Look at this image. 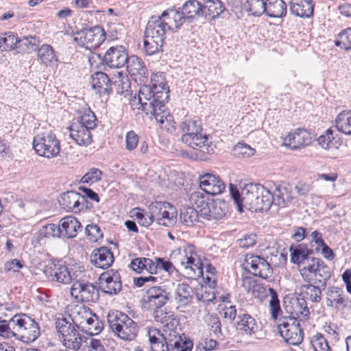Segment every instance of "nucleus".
Masks as SVG:
<instances>
[{"instance_id":"nucleus-1","label":"nucleus","mask_w":351,"mask_h":351,"mask_svg":"<svg viewBox=\"0 0 351 351\" xmlns=\"http://www.w3.org/2000/svg\"><path fill=\"white\" fill-rule=\"evenodd\" d=\"M230 193L240 213L243 211V207L255 213L267 211L274 203L266 183L265 185L254 182L245 184L241 193L237 186L230 184Z\"/></svg>"},{"instance_id":"nucleus-2","label":"nucleus","mask_w":351,"mask_h":351,"mask_svg":"<svg viewBox=\"0 0 351 351\" xmlns=\"http://www.w3.org/2000/svg\"><path fill=\"white\" fill-rule=\"evenodd\" d=\"M97 126V119L90 108L80 110L69 127L71 138L80 146L92 143L91 130Z\"/></svg>"},{"instance_id":"nucleus-3","label":"nucleus","mask_w":351,"mask_h":351,"mask_svg":"<svg viewBox=\"0 0 351 351\" xmlns=\"http://www.w3.org/2000/svg\"><path fill=\"white\" fill-rule=\"evenodd\" d=\"M151 351H191L193 344L187 345L176 330H171L169 337L165 336L157 328L148 331Z\"/></svg>"},{"instance_id":"nucleus-4","label":"nucleus","mask_w":351,"mask_h":351,"mask_svg":"<svg viewBox=\"0 0 351 351\" xmlns=\"http://www.w3.org/2000/svg\"><path fill=\"white\" fill-rule=\"evenodd\" d=\"M107 320L111 330L120 339L132 341L136 337L137 324L125 313L112 310L108 314Z\"/></svg>"},{"instance_id":"nucleus-5","label":"nucleus","mask_w":351,"mask_h":351,"mask_svg":"<svg viewBox=\"0 0 351 351\" xmlns=\"http://www.w3.org/2000/svg\"><path fill=\"white\" fill-rule=\"evenodd\" d=\"M12 325H14V338L23 342H34L40 334L38 324L25 313L14 315Z\"/></svg>"},{"instance_id":"nucleus-6","label":"nucleus","mask_w":351,"mask_h":351,"mask_svg":"<svg viewBox=\"0 0 351 351\" xmlns=\"http://www.w3.org/2000/svg\"><path fill=\"white\" fill-rule=\"evenodd\" d=\"M73 40L82 47L86 49H95L106 39V32L99 25L82 27L80 30L72 31Z\"/></svg>"},{"instance_id":"nucleus-7","label":"nucleus","mask_w":351,"mask_h":351,"mask_svg":"<svg viewBox=\"0 0 351 351\" xmlns=\"http://www.w3.org/2000/svg\"><path fill=\"white\" fill-rule=\"evenodd\" d=\"M278 330L280 336L290 345L298 346L303 341V330L293 313L279 320Z\"/></svg>"},{"instance_id":"nucleus-8","label":"nucleus","mask_w":351,"mask_h":351,"mask_svg":"<svg viewBox=\"0 0 351 351\" xmlns=\"http://www.w3.org/2000/svg\"><path fill=\"white\" fill-rule=\"evenodd\" d=\"M32 145L38 155L47 158L57 156L60 151V141L51 132L34 136Z\"/></svg>"},{"instance_id":"nucleus-9","label":"nucleus","mask_w":351,"mask_h":351,"mask_svg":"<svg viewBox=\"0 0 351 351\" xmlns=\"http://www.w3.org/2000/svg\"><path fill=\"white\" fill-rule=\"evenodd\" d=\"M169 88L167 84L166 86L162 85L160 88H152L151 95L147 97V100L138 101L141 105L138 109L143 111L147 115L149 113H154L157 108L162 110V108H165V102L167 101L169 97Z\"/></svg>"},{"instance_id":"nucleus-10","label":"nucleus","mask_w":351,"mask_h":351,"mask_svg":"<svg viewBox=\"0 0 351 351\" xmlns=\"http://www.w3.org/2000/svg\"><path fill=\"white\" fill-rule=\"evenodd\" d=\"M170 293L164 286H151L143 295L142 303L145 308H162L169 300Z\"/></svg>"},{"instance_id":"nucleus-11","label":"nucleus","mask_w":351,"mask_h":351,"mask_svg":"<svg viewBox=\"0 0 351 351\" xmlns=\"http://www.w3.org/2000/svg\"><path fill=\"white\" fill-rule=\"evenodd\" d=\"M44 274L46 278L52 282L64 285L71 282V271L62 260H52L45 266Z\"/></svg>"},{"instance_id":"nucleus-12","label":"nucleus","mask_w":351,"mask_h":351,"mask_svg":"<svg viewBox=\"0 0 351 351\" xmlns=\"http://www.w3.org/2000/svg\"><path fill=\"white\" fill-rule=\"evenodd\" d=\"M245 263L247 267L250 266L252 270H248L247 268H245V269L254 276L267 279L273 274L271 265L263 256L248 253L245 255Z\"/></svg>"},{"instance_id":"nucleus-13","label":"nucleus","mask_w":351,"mask_h":351,"mask_svg":"<svg viewBox=\"0 0 351 351\" xmlns=\"http://www.w3.org/2000/svg\"><path fill=\"white\" fill-rule=\"evenodd\" d=\"M128 50L123 45H116L110 47L101 56L98 54V57L103 65H106L110 68H122L127 63Z\"/></svg>"},{"instance_id":"nucleus-14","label":"nucleus","mask_w":351,"mask_h":351,"mask_svg":"<svg viewBox=\"0 0 351 351\" xmlns=\"http://www.w3.org/2000/svg\"><path fill=\"white\" fill-rule=\"evenodd\" d=\"M71 294L84 302H96L99 299L97 287L84 280L74 282L71 288Z\"/></svg>"},{"instance_id":"nucleus-15","label":"nucleus","mask_w":351,"mask_h":351,"mask_svg":"<svg viewBox=\"0 0 351 351\" xmlns=\"http://www.w3.org/2000/svg\"><path fill=\"white\" fill-rule=\"evenodd\" d=\"M99 289L109 295L118 294L122 289L121 276L118 271L110 269L103 272L98 278Z\"/></svg>"},{"instance_id":"nucleus-16","label":"nucleus","mask_w":351,"mask_h":351,"mask_svg":"<svg viewBox=\"0 0 351 351\" xmlns=\"http://www.w3.org/2000/svg\"><path fill=\"white\" fill-rule=\"evenodd\" d=\"M199 182L201 189L213 196L221 194L226 188V185L221 178L212 173H206L199 176Z\"/></svg>"},{"instance_id":"nucleus-17","label":"nucleus","mask_w":351,"mask_h":351,"mask_svg":"<svg viewBox=\"0 0 351 351\" xmlns=\"http://www.w3.org/2000/svg\"><path fill=\"white\" fill-rule=\"evenodd\" d=\"M167 29H171V27L167 23L160 20L156 16H152L149 17L146 25L145 35L165 43V34Z\"/></svg>"},{"instance_id":"nucleus-18","label":"nucleus","mask_w":351,"mask_h":351,"mask_svg":"<svg viewBox=\"0 0 351 351\" xmlns=\"http://www.w3.org/2000/svg\"><path fill=\"white\" fill-rule=\"evenodd\" d=\"M184 255L186 256V262L182 261L181 265L184 266L187 274L191 276L195 275L197 277L203 275V263L199 258H195L197 256L195 252V247L193 245H187L184 250Z\"/></svg>"},{"instance_id":"nucleus-19","label":"nucleus","mask_w":351,"mask_h":351,"mask_svg":"<svg viewBox=\"0 0 351 351\" xmlns=\"http://www.w3.org/2000/svg\"><path fill=\"white\" fill-rule=\"evenodd\" d=\"M289 250L291 262L299 267L306 264V262H309V259L311 258V256L315 252L314 250L307 243L292 244Z\"/></svg>"},{"instance_id":"nucleus-20","label":"nucleus","mask_w":351,"mask_h":351,"mask_svg":"<svg viewBox=\"0 0 351 351\" xmlns=\"http://www.w3.org/2000/svg\"><path fill=\"white\" fill-rule=\"evenodd\" d=\"M114 261L113 253L108 247L94 249L90 256V263L96 267L106 269L110 267Z\"/></svg>"},{"instance_id":"nucleus-21","label":"nucleus","mask_w":351,"mask_h":351,"mask_svg":"<svg viewBox=\"0 0 351 351\" xmlns=\"http://www.w3.org/2000/svg\"><path fill=\"white\" fill-rule=\"evenodd\" d=\"M236 329L241 333L247 336H252L258 330L256 320L250 314L242 312L241 310L237 315L235 322Z\"/></svg>"},{"instance_id":"nucleus-22","label":"nucleus","mask_w":351,"mask_h":351,"mask_svg":"<svg viewBox=\"0 0 351 351\" xmlns=\"http://www.w3.org/2000/svg\"><path fill=\"white\" fill-rule=\"evenodd\" d=\"M60 238L73 239L79 230H82V226L81 223L73 216H67L60 220L58 223Z\"/></svg>"},{"instance_id":"nucleus-23","label":"nucleus","mask_w":351,"mask_h":351,"mask_svg":"<svg viewBox=\"0 0 351 351\" xmlns=\"http://www.w3.org/2000/svg\"><path fill=\"white\" fill-rule=\"evenodd\" d=\"M266 184L267 189L272 195L271 198L274 199L273 204L282 208L287 206L291 200V194L287 189L271 181L267 182Z\"/></svg>"},{"instance_id":"nucleus-24","label":"nucleus","mask_w":351,"mask_h":351,"mask_svg":"<svg viewBox=\"0 0 351 351\" xmlns=\"http://www.w3.org/2000/svg\"><path fill=\"white\" fill-rule=\"evenodd\" d=\"M191 141L189 142H183L192 149L199 151L202 155L200 156L201 160H206L207 157L204 156L205 154H211L214 152L212 143L208 142L206 134H202V132L198 134H193L190 138Z\"/></svg>"},{"instance_id":"nucleus-25","label":"nucleus","mask_w":351,"mask_h":351,"mask_svg":"<svg viewBox=\"0 0 351 351\" xmlns=\"http://www.w3.org/2000/svg\"><path fill=\"white\" fill-rule=\"evenodd\" d=\"M90 84L93 89L100 96H108L112 93L111 80L109 76L102 71L95 72L91 75Z\"/></svg>"},{"instance_id":"nucleus-26","label":"nucleus","mask_w":351,"mask_h":351,"mask_svg":"<svg viewBox=\"0 0 351 351\" xmlns=\"http://www.w3.org/2000/svg\"><path fill=\"white\" fill-rule=\"evenodd\" d=\"M311 136L304 129L298 128L285 138V144L292 149H298L311 143Z\"/></svg>"},{"instance_id":"nucleus-27","label":"nucleus","mask_w":351,"mask_h":351,"mask_svg":"<svg viewBox=\"0 0 351 351\" xmlns=\"http://www.w3.org/2000/svg\"><path fill=\"white\" fill-rule=\"evenodd\" d=\"M178 130L182 133V142H189L193 134L202 132V121L198 118H185L178 125Z\"/></svg>"},{"instance_id":"nucleus-28","label":"nucleus","mask_w":351,"mask_h":351,"mask_svg":"<svg viewBox=\"0 0 351 351\" xmlns=\"http://www.w3.org/2000/svg\"><path fill=\"white\" fill-rule=\"evenodd\" d=\"M81 195L74 191L62 193L58 198L60 205L66 210L77 213L80 212V199Z\"/></svg>"},{"instance_id":"nucleus-29","label":"nucleus","mask_w":351,"mask_h":351,"mask_svg":"<svg viewBox=\"0 0 351 351\" xmlns=\"http://www.w3.org/2000/svg\"><path fill=\"white\" fill-rule=\"evenodd\" d=\"M291 14L301 18H310L313 15L314 4L311 0H291L289 2Z\"/></svg>"},{"instance_id":"nucleus-30","label":"nucleus","mask_w":351,"mask_h":351,"mask_svg":"<svg viewBox=\"0 0 351 351\" xmlns=\"http://www.w3.org/2000/svg\"><path fill=\"white\" fill-rule=\"evenodd\" d=\"M174 299L180 307L189 306L193 299V289L186 282L178 283L174 291Z\"/></svg>"},{"instance_id":"nucleus-31","label":"nucleus","mask_w":351,"mask_h":351,"mask_svg":"<svg viewBox=\"0 0 351 351\" xmlns=\"http://www.w3.org/2000/svg\"><path fill=\"white\" fill-rule=\"evenodd\" d=\"M166 86L167 82L165 79V76L163 73H158L156 74H153L151 77V85H144L141 87L138 91V101H147V97L150 96L152 93V88L156 89L160 88V86Z\"/></svg>"},{"instance_id":"nucleus-32","label":"nucleus","mask_w":351,"mask_h":351,"mask_svg":"<svg viewBox=\"0 0 351 351\" xmlns=\"http://www.w3.org/2000/svg\"><path fill=\"white\" fill-rule=\"evenodd\" d=\"M226 8L220 0H206L202 5L203 14L202 17L208 20H215L223 13Z\"/></svg>"},{"instance_id":"nucleus-33","label":"nucleus","mask_w":351,"mask_h":351,"mask_svg":"<svg viewBox=\"0 0 351 351\" xmlns=\"http://www.w3.org/2000/svg\"><path fill=\"white\" fill-rule=\"evenodd\" d=\"M127 63L125 66L127 68L128 71L131 75H138L142 77H147L148 71L145 65L144 62L142 59L137 56L128 55Z\"/></svg>"},{"instance_id":"nucleus-34","label":"nucleus","mask_w":351,"mask_h":351,"mask_svg":"<svg viewBox=\"0 0 351 351\" xmlns=\"http://www.w3.org/2000/svg\"><path fill=\"white\" fill-rule=\"evenodd\" d=\"M143 261L145 263L144 270H146L151 275L134 278L133 282L137 287H142L147 282H156L158 281V278L152 276L153 274H156L158 271L157 261L155 259L154 261L148 258H146V261Z\"/></svg>"},{"instance_id":"nucleus-35","label":"nucleus","mask_w":351,"mask_h":351,"mask_svg":"<svg viewBox=\"0 0 351 351\" xmlns=\"http://www.w3.org/2000/svg\"><path fill=\"white\" fill-rule=\"evenodd\" d=\"M36 51L38 60L45 66H52L58 62V56L51 45L43 44Z\"/></svg>"},{"instance_id":"nucleus-36","label":"nucleus","mask_w":351,"mask_h":351,"mask_svg":"<svg viewBox=\"0 0 351 351\" xmlns=\"http://www.w3.org/2000/svg\"><path fill=\"white\" fill-rule=\"evenodd\" d=\"M178 9L186 16L189 23H192L195 18L202 17L204 12L202 4L197 0H188Z\"/></svg>"},{"instance_id":"nucleus-37","label":"nucleus","mask_w":351,"mask_h":351,"mask_svg":"<svg viewBox=\"0 0 351 351\" xmlns=\"http://www.w3.org/2000/svg\"><path fill=\"white\" fill-rule=\"evenodd\" d=\"M287 10V3L283 0H266L265 14L269 17H285Z\"/></svg>"},{"instance_id":"nucleus-38","label":"nucleus","mask_w":351,"mask_h":351,"mask_svg":"<svg viewBox=\"0 0 351 351\" xmlns=\"http://www.w3.org/2000/svg\"><path fill=\"white\" fill-rule=\"evenodd\" d=\"M339 139L337 135H335L334 131L328 128L317 138V143L324 149H337L341 145Z\"/></svg>"},{"instance_id":"nucleus-39","label":"nucleus","mask_w":351,"mask_h":351,"mask_svg":"<svg viewBox=\"0 0 351 351\" xmlns=\"http://www.w3.org/2000/svg\"><path fill=\"white\" fill-rule=\"evenodd\" d=\"M300 296L309 300L312 302L318 303L322 299V291L318 286L312 284L302 285L300 287Z\"/></svg>"},{"instance_id":"nucleus-40","label":"nucleus","mask_w":351,"mask_h":351,"mask_svg":"<svg viewBox=\"0 0 351 351\" xmlns=\"http://www.w3.org/2000/svg\"><path fill=\"white\" fill-rule=\"evenodd\" d=\"M190 202L192 205L196 206V210L199 213L200 217L202 215H205L206 209L209 206L211 199L206 198L203 192L195 191L192 193L189 198Z\"/></svg>"},{"instance_id":"nucleus-41","label":"nucleus","mask_w":351,"mask_h":351,"mask_svg":"<svg viewBox=\"0 0 351 351\" xmlns=\"http://www.w3.org/2000/svg\"><path fill=\"white\" fill-rule=\"evenodd\" d=\"M213 219L215 221L223 219L227 217L229 213L228 203L220 198L212 199Z\"/></svg>"},{"instance_id":"nucleus-42","label":"nucleus","mask_w":351,"mask_h":351,"mask_svg":"<svg viewBox=\"0 0 351 351\" xmlns=\"http://www.w3.org/2000/svg\"><path fill=\"white\" fill-rule=\"evenodd\" d=\"M153 315L156 322H160L169 329L173 328L177 323L173 314L171 311H164L162 308L154 309Z\"/></svg>"},{"instance_id":"nucleus-43","label":"nucleus","mask_w":351,"mask_h":351,"mask_svg":"<svg viewBox=\"0 0 351 351\" xmlns=\"http://www.w3.org/2000/svg\"><path fill=\"white\" fill-rule=\"evenodd\" d=\"M337 129L346 134L351 135V111H343L339 113L335 119Z\"/></svg>"},{"instance_id":"nucleus-44","label":"nucleus","mask_w":351,"mask_h":351,"mask_svg":"<svg viewBox=\"0 0 351 351\" xmlns=\"http://www.w3.org/2000/svg\"><path fill=\"white\" fill-rule=\"evenodd\" d=\"M40 43L39 38L36 36H24L19 39L18 49L21 53H29L37 50Z\"/></svg>"},{"instance_id":"nucleus-45","label":"nucleus","mask_w":351,"mask_h":351,"mask_svg":"<svg viewBox=\"0 0 351 351\" xmlns=\"http://www.w3.org/2000/svg\"><path fill=\"white\" fill-rule=\"evenodd\" d=\"M266 0H246L243 5V9L254 16L265 14Z\"/></svg>"},{"instance_id":"nucleus-46","label":"nucleus","mask_w":351,"mask_h":351,"mask_svg":"<svg viewBox=\"0 0 351 351\" xmlns=\"http://www.w3.org/2000/svg\"><path fill=\"white\" fill-rule=\"evenodd\" d=\"M199 217V213L193 207L188 206L180 210V219L183 224L189 227L198 222Z\"/></svg>"},{"instance_id":"nucleus-47","label":"nucleus","mask_w":351,"mask_h":351,"mask_svg":"<svg viewBox=\"0 0 351 351\" xmlns=\"http://www.w3.org/2000/svg\"><path fill=\"white\" fill-rule=\"evenodd\" d=\"M60 232L61 231L59 229L58 224L48 223L42 226L36 234V240L40 241L46 238H60Z\"/></svg>"},{"instance_id":"nucleus-48","label":"nucleus","mask_w":351,"mask_h":351,"mask_svg":"<svg viewBox=\"0 0 351 351\" xmlns=\"http://www.w3.org/2000/svg\"><path fill=\"white\" fill-rule=\"evenodd\" d=\"M118 76L112 83V87H114L117 94L124 95L130 91V81L128 75L122 71L117 72Z\"/></svg>"},{"instance_id":"nucleus-49","label":"nucleus","mask_w":351,"mask_h":351,"mask_svg":"<svg viewBox=\"0 0 351 351\" xmlns=\"http://www.w3.org/2000/svg\"><path fill=\"white\" fill-rule=\"evenodd\" d=\"M169 204L165 202H155L152 203L149 207V211L147 212L151 217L156 221L158 225H162L165 226H169V225L166 222L160 221V216L161 215L163 210L167 208Z\"/></svg>"},{"instance_id":"nucleus-50","label":"nucleus","mask_w":351,"mask_h":351,"mask_svg":"<svg viewBox=\"0 0 351 351\" xmlns=\"http://www.w3.org/2000/svg\"><path fill=\"white\" fill-rule=\"evenodd\" d=\"M95 317H90L86 319V324L88 325V328L85 329L84 326H78L82 331H84L86 334L90 336H93L99 334L103 329V323L99 321L98 317L93 314Z\"/></svg>"},{"instance_id":"nucleus-51","label":"nucleus","mask_w":351,"mask_h":351,"mask_svg":"<svg viewBox=\"0 0 351 351\" xmlns=\"http://www.w3.org/2000/svg\"><path fill=\"white\" fill-rule=\"evenodd\" d=\"M335 46L346 51L351 49V28L348 27L339 32L334 40Z\"/></svg>"},{"instance_id":"nucleus-52","label":"nucleus","mask_w":351,"mask_h":351,"mask_svg":"<svg viewBox=\"0 0 351 351\" xmlns=\"http://www.w3.org/2000/svg\"><path fill=\"white\" fill-rule=\"evenodd\" d=\"M84 341V337L75 329L66 337L64 338V345L69 349L78 350Z\"/></svg>"},{"instance_id":"nucleus-53","label":"nucleus","mask_w":351,"mask_h":351,"mask_svg":"<svg viewBox=\"0 0 351 351\" xmlns=\"http://www.w3.org/2000/svg\"><path fill=\"white\" fill-rule=\"evenodd\" d=\"M317 268L314 276H319L320 278L317 281L321 284V286L324 289L326 286L327 281L330 278L331 271L330 267L321 259V261H316Z\"/></svg>"},{"instance_id":"nucleus-54","label":"nucleus","mask_w":351,"mask_h":351,"mask_svg":"<svg viewBox=\"0 0 351 351\" xmlns=\"http://www.w3.org/2000/svg\"><path fill=\"white\" fill-rule=\"evenodd\" d=\"M163 45L164 43L145 35L143 49L146 55L152 56L162 51Z\"/></svg>"},{"instance_id":"nucleus-55","label":"nucleus","mask_w":351,"mask_h":351,"mask_svg":"<svg viewBox=\"0 0 351 351\" xmlns=\"http://www.w3.org/2000/svg\"><path fill=\"white\" fill-rule=\"evenodd\" d=\"M343 292L342 288L331 286L327 289L326 296L330 297L337 305L344 308L347 306L348 300L343 297Z\"/></svg>"},{"instance_id":"nucleus-56","label":"nucleus","mask_w":351,"mask_h":351,"mask_svg":"<svg viewBox=\"0 0 351 351\" xmlns=\"http://www.w3.org/2000/svg\"><path fill=\"white\" fill-rule=\"evenodd\" d=\"M269 293L271 297L269 301L270 313L272 318L276 319L281 313L280 300L278 299V293L274 289L269 287Z\"/></svg>"},{"instance_id":"nucleus-57","label":"nucleus","mask_w":351,"mask_h":351,"mask_svg":"<svg viewBox=\"0 0 351 351\" xmlns=\"http://www.w3.org/2000/svg\"><path fill=\"white\" fill-rule=\"evenodd\" d=\"M56 328L63 339L75 329L72 324L67 321L65 317L58 318L56 320Z\"/></svg>"},{"instance_id":"nucleus-58","label":"nucleus","mask_w":351,"mask_h":351,"mask_svg":"<svg viewBox=\"0 0 351 351\" xmlns=\"http://www.w3.org/2000/svg\"><path fill=\"white\" fill-rule=\"evenodd\" d=\"M311 344L314 351H331L328 341L321 333H317L312 337Z\"/></svg>"},{"instance_id":"nucleus-59","label":"nucleus","mask_w":351,"mask_h":351,"mask_svg":"<svg viewBox=\"0 0 351 351\" xmlns=\"http://www.w3.org/2000/svg\"><path fill=\"white\" fill-rule=\"evenodd\" d=\"M12 324V317L9 321L0 317V336L6 339L14 337V330H12L14 325Z\"/></svg>"},{"instance_id":"nucleus-60","label":"nucleus","mask_w":351,"mask_h":351,"mask_svg":"<svg viewBox=\"0 0 351 351\" xmlns=\"http://www.w3.org/2000/svg\"><path fill=\"white\" fill-rule=\"evenodd\" d=\"M208 325L217 338L222 336L221 324L217 314L212 313L208 318Z\"/></svg>"},{"instance_id":"nucleus-61","label":"nucleus","mask_w":351,"mask_h":351,"mask_svg":"<svg viewBox=\"0 0 351 351\" xmlns=\"http://www.w3.org/2000/svg\"><path fill=\"white\" fill-rule=\"evenodd\" d=\"M233 151L235 155L238 156L250 157L254 154L255 149L252 148L249 145L244 143H239L234 148Z\"/></svg>"},{"instance_id":"nucleus-62","label":"nucleus","mask_w":351,"mask_h":351,"mask_svg":"<svg viewBox=\"0 0 351 351\" xmlns=\"http://www.w3.org/2000/svg\"><path fill=\"white\" fill-rule=\"evenodd\" d=\"M85 234L90 241L95 242L103 237L100 228L96 224H88L85 228Z\"/></svg>"},{"instance_id":"nucleus-63","label":"nucleus","mask_w":351,"mask_h":351,"mask_svg":"<svg viewBox=\"0 0 351 351\" xmlns=\"http://www.w3.org/2000/svg\"><path fill=\"white\" fill-rule=\"evenodd\" d=\"M102 172L99 169L92 168L82 177L81 182L86 184H93L101 180Z\"/></svg>"},{"instance_id":"nucleus-64","label":"nucleus","mask_w":351,"mask_h":351,"mask_svg":"<svg viewBox=\"0 0 351 351\" xmlns=\"http://www.w3.org/2000/svg\"><path fill=\"white\" fill-rule=\"evenodd\" d=\"M5 35H8L6 45H0V49L3 51L18 49L19 38L13 32H5Z\"/></svg>"}]
</instances>
